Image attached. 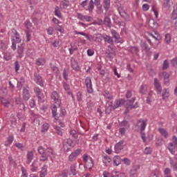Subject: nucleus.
<instances>
[{"mask_svg": "<svg viewBox=\"0 0 177 177\" xmlns=\"http://www.w3.org/2000/svg\"><path fill=\"white\" fill-rule=\"evenodd\" d=\"M14 146H15V147H17V149H19V150H21L23 151V149H24V145L21 143L19 142H17L14 145Z\"/></svg>", "mask_w": 177, "mask_h": 177, "instance_id": "680f3d73", "label": "nucleus"}, {"mask_svg": "<svg viewBox=\"0 0 177 177\" xmlns=\"http://www.w3.org/2000/svg\"><path fill=\"white\" fill-rule=\"evenodd\" d=\"M48 158H49V156H48V154H46V152L44 153L40 154V156H39L40 161H43V162L48 161Z\"/></svg>", "mask_w": 177, "mask_h": 177, "instance_id": "e433bc0d", "label": "nucleus"}, {"mask_svg": "<svg viewBox=\"0 0 177 177\" xmlns=\"http://www.w3.org/2000/svg\"><path fill=\"white\" fill-rule=\"evenodd\" d=\"M57 107H59V106L56 104L51 106L53 117H56V115H57Z\"/></svg>", "mask_w": 177, "mask_h": 177, "instance_id": "2f4dec72", "label": "nucleus"}, {"mask_svg": "<svg viewBox=\"0 0 177 177\" xmlns=\"http://www.w3.org/2000/svg\"><path fill=\"white\" fill-rule=\"evenodd\" d=\"M33 80L37 85H39L41 87H44V80H42V77L39 75V74L37 73H34L33 74Z\"/></svg>", "mask_w": 177, "mask_h": 177, "instance_id": "9d476101", "label": "nucleus"}, {"mask_svg": "<svg viewBox=\"0 0 177 177\" xmlns=\"http://www.w3.org/2000/svg\"><path fill=\"white\" fill-rule=\"evenodd\" d=\"M51 99L53 100L55 104L60 107V104H62V101L60 100V96H59V93L57 91H53L51 93Z\"/></svg>", "mask_w": 177, "mask_h": 177, "instance_id": "423d86ee", "label": "nucleus"}, {"mask_svg": "<svg viewBox=\"0 0 177 177\" xmlns=\"http://www.w3.org/2000/svg\"><path fill=\"white\" fill-rule=\"evenodd\" d=\"M102 162L105 167H110V165H111V159L109 156H104L102 158Z\"/></svg>", "mask_w": 177, "mask_h": 177, "instance_id": "4be33fe9", "label": "nucleus"}, {"mask_svg": "<svg viewBox=\"0 0 177 177\" xmlns=\"http://www.w3.org/2000/svg\"><path fill=\"white\" fill-rule=\"evenodd\" d=\"M84 164L88 169H92L93 168V160L92 158Z\"/></svg>", "mask_w": 177, "mask_h": 177, "instance_id": "a19ab883", "label": "nucleus"}, {"mask_svg": "<svg viewBox=\"0 0 177 177\" xmlns=\"http://www.w3.org/2000/svg\"><path fill=\"white\" fill-rule=\"evenodd\" d=\"M82 158L84 164H86L87 161H91V160L92 159V158L89 155H86V154H84L82 156Z\"/></svg>", "mask_w": 177, "mask_h": 177, "instance_id": "09e8293b", "label": "nucleus"}, {"mask_svg": "<svg viewBox=\"0 0 177 177\" xmlns=\"http://www.w3.org/2000/svg\"><path fill=\"white\" fill-rule=\"evenodd\" d=\"M3 59L7 61L10 60V59H12V55H10V53H4Z\"/></svg>", "mask_w": 177, "mask_h": 177, "instance_id": "4d7b16f0", "label": "nucleus"}, {"mask_svg": "<svg viewBox=\"0 0 177 177\" xmlns=\"http://www.w3.org/2000/svg\"><path fill=\"white\" fill-rule=\"evenodd\" d=\"M80 5L83 9H85V10H88V12H92L93 10V8H95L93 6V0L90 1L88 6V0L83 1Z\"/></svg>", "mask_w": 177, "mask_h": 177, "instance_id": "20e7f679", "label": "nucleus"}, {"mask_svg": "<svg viewBox=\"0 0 177 177\" xmlns=\"http://www.w3.org/2000/svg\"><path fill=\"white\" fill-rule=\"evenodd\" d=\"M148 25L151 28L156 29L158 27V24L154 19H149Z\"/></svg>", "mask_w": 177, "mask_h": 177, "instance_id": "a878e982", "label": "nucleus"}, {"mask_svg": "<svg viewBox=\"0 0 177 177\" xmlns=\"http://www.w3.org/2000/svg\"><path fill=\"white\" fill-rule=\"evenodd\" d=\"M24 50V48L23 47V46L20 45V46H18V50H17V52L19 53V57H20V59H21V57H23V52Z\"/></svg>", "mask_w": 177, "mask_h": 177, "instance_id": "c03bdc74", "label": "nucleus"}, {"mask_svg": "<svg viewBox=\"0 0 177 177\" xmlns=\"http://www.w3.org/2000/svg\"><path fill=\"white\" fill-rule=\"evenodd\" d=\"M167 68H169V62L167 59H165L163 62L162 70L165 71L167 70Z\"/></svg>", "mask_w": 177, "mask_h": 177, "instance_id": "de8ad7c7", "label": "nucleus"}, {"mask_svg": "<svg viewBox=\"0 0 177 177\" xmlns=\"http://www.w3.org/2000/svg\"><path fill=\"white\" fill-rule=\"evenodd\" d=\"M55 15L59 17V19H62V12H60V9L59 6H56L54 11Z\"/></svg>", "mask_w": 177, "mask_h": 177, "instance_id": "79ce46f5", "label": "nucleus"}, {"mask_svg": "<svg viewBox=\"0 0 177 177\" xmlns=\"http://www.w3.org/2000/svg\"><path fill=\"white\" fill-rule=\"evenodd\" d=\"M70 133L74 139H78V133L75 129H71Z\"/></svg>", "mask_w": 177, "mask_h": 177, "instance_id": "8fccbe9b", "label": "nucleus"}, {"mask_svg": "<svg viewBox=\"0 0 177 177\" xmlns=\"http://www.w3.org/2000/svg\"><path fill=\"white\" fill-rule=\"evenodd\" d=\"M32 160H34V152L28 151L26 153V164H31Z\"/></svg>", "mask_w": 177, "mask_h": 177, "instance_id": "2eb2a0df", "label": "nucleus"}, {"mask_svg": "<svg viewBox=\"0 0 177 177\" xmlns=\"http://www.w3.org/2000/svg\"><path fill=\"white\" fill-rule=\"evenodd\" d=\"M11 41L12 45H17L21 42V39H20V35L15 30H12L11 33Z\"/></svg>", "mask_w": 177, "mask_h": 177, "instance_id": "7ed1b4c3", "label": "nucleus"}, {"mask_svg": "<svg viewBox=\"0 0 177 177\" xmlns=\"http://www.w3.org/2000/svg\"><path fill=\"white\" fill-rule=\"evenodd\" d=\"M25 27L28 30H31V28L32 27V24H31V21H30V20L27 19L25 21Z\"/></svg>", "mask_w": 177, "mask_h": 177, "instance_id": "3c124183", "label": "nucleus"}, {"mask_svg": "<svg viewBox=\"0 0 177 177\" xmlns=\"http://www.w3.org/2000/svg\"><path fill=\"white\" fill-rule=\"evenodd\" d=\"M64 89L70 94V84H68L66 82H62Z\"/></svg>", "mask_w": 177, "mask_h": 177, "instance_id": "37998d69", "label": "nucleus"}, {"mask_svg": "<svg viewBox=\"0 0 177 177\" xmlns=\"http://www.w3.org/2000/svg\"><path fill=\"white\" fill-rule=\"evenodd\" d=\"M171 35L169 33H167L165 35V41L166 42V44H171Z\"/></svg>", "mask_w": 177, "mask_h": 177, "instance_id": "603ef678", "label": "nucleus"}, {"mask_svg": "<svg viewBox=\"0 0 177 177\" xmlns=\"http://www.w3.org/2000/svg\"><path fill=\"white\" fill-rule=\"evenodd\" d=\"M140 168V166H139V165L133 166L132 169L130 171L129 176L138 177V170H139Z\"/></svg>", "mask_w": 177, "mask_h": 177, "instance_id": "ddd939ff", "label": "nucleus"}, {"mask_svg": "<svg viewBox=\"0 0 177 177\" xmlns=\"http://www.w3.org/2000/svg\"><path fill=\"white\" fill-rule=\"evenodd\" d=\"M103 6L106 11L110 9V0H103Z\"/></svg>", "mask_w": 177, "mask_h": 177, "instance_id": "ea45409f", "label": "nucleus"}, {"mask_svg": "<svg viewBox=\"0 0 177 177\" xmlns=\"http://www.w3.org/2000/svg\"><path fill=\"white\" fill-rule=\"evenodd\" d=\"M59 176H62V177H67V176H68V170H67V169L63 170L62 171H61L59 173Z\"/></svg>", "mask_w": 177, "mask_h": 177, "instance_id": "e2e57ef3", "label": "nucleus"}, {"mask_svg": "<svg viewBox=\"0 0 177 177\" xmlns=\"http://www.w3.org/2000/svg\"><path fill=\"white\" fill-rule=\"evenodd\" d=\"M154 86L157 91V93L160 95L161 93L162 87H161V83H160V81H158V79L154 78L153 80Z\"/></svg>", "mask_w": 177, "mask_h": 177, "instance_id": "dca6fc26", "label": "nucleus"}, {"mask_svg": "<svg viewBox=\"0 0 177 177\" xmlns=\"http://www.w3.org/2000/svg\"><path fill=\"white\" fill-rule=\"evenodd\" d=\"M108 49L109 51L110 50H112V51L109 52V53L107 55V57L113 59V57L115 56V47L114 46V45H109L108 46Z\"/></svg>", "mask_w": 177, "mask_h": 177, "instance_id": "6ab92c4d", "label": "nucleus"}, {"mask_svg": "<svg viewBox=\"0 0 177 177\" xmlns=\"http://www.w3.org/2000/svg\"><path fill=\"white\" fill-rule=\"evenodd\" d=\"M84 84L86 85L87 92L88 93H92L93 92V88H92V79L91 77H86Z\"/></svg>", "mask_w": 177, "mask_h": 177, "instance_id": "6e6552de", "label": "nucleus"}, {"mask_svg": "<svg viewBox=\"0 0 177 177\" xmlns=\"http://www.w3.org/2000/svg\"><path fill=\"white\" fill-rule=\"evenodd\" d=\"M37 151L39 154H44L46 153V149L42 146H39L37 147Z\"/></svg>", "mask_w": 177, "mask_h": 177, "instance_id": "052dcab7", "label": "nucleus"}, {"mask_svg": "<svg viewBox=\"0 0 177 177\" xmlns=\"http://www.w3.org/2000/svg\"><path fill=\"white\" fill-rule=\"evenodd\" d=\"M77 17L79 20H82V21H91L92 20V17L87 15H83L80 13L77 14Z\"/></svg>", "mask_w": 177, "mask_h": 177, "instance_id": "a211bd4d", "label": "nucleus"}, {"mask_svg": "<svg viewBox=\"0 0 177 177\" xmlns=\"http://www.w3.org/2000/svg\"><path fill=\"white\" fill-rule=\"evenodd\" d=\"M103 95L104 96V97H106V99H109V100H111V99H113V95H111V94H110L109 91L104 92Z\"/></svg>", "mask_w": 177, "mask_h": 177, "instance_id": "bf43d9fd", "label": "nucleus"}, {"mask_svg": "<svg viewBox=\"0 0 177 177\" xmlns=\"http://www.w3.org/2000/svg\"><path fill=\"white\" fill-rule=\"evenodd\" d=\"M46 153L48 157H53L55 156V151H53V149L52 148H46Z\"/></svg>", "mask_w": 177, "mask_h": 177, "instance_id": "473e14b6", "label": "nucleus"}, {"mask_svg": "<svg viewBox=\"0 0 177 177\" xmlns=\"http://www.w3.org/2000/svg\"><path fill=\"white\" fill-rule=\"evenodd\" d=\"M170 165H171L173 171H177V160H171Z\"/></svg>", "mask_w": 177, "mask_h": 177, "instance_id": "c9c22d12", "label": "nucleus"}, {"mask_svg": "<svg viewBox=\"0 0 177 177\" xmlns=\"http://www.w3.org/2000/svg\"><path fill=\"white\" fill-rule=\"evenodd\" d=\"M8 161L10 165H11L12 167H16V162L15 161V160H13V158L12 156H8Z\"/></svg>", "mask_w": 177, "mask_h": 177, "instance_id": "5fc2aeb1", "label": "nucleus"}, {"mask_svg": "<svg viewBox=\"0 0 177 177\" xmlns=\"http://www.w3.org/2000/svg\"><path fill=\"white\" fill-rule=\"evenodd\" d=\"M147 92V86L142 85L140 88V93H142V95H146Z\"/></svg>", "mask_w": 177, "mask_h": 177, "instance_id": "a18cd8bd", "label": "nucleus"}, {"mask_svg": "<svg viewBox=\"0 0 177 177\" xmlns=\"http://www.w3.org/2000/svg\"><path fill=\"white\" fill-rule=\"evenodd\" d=\"M104 23L108 27H110L111 26V20L108 17H106L104 18Z\"/></svg>", "mask_w": 177, "mask_h": 177, "instance_id": "864d4df0", "label": "nucleus"}, {"mask_svg": "<svg viewBox=\"0 0 177 177\" xmlns=\"http://www.w3.org/2000/svg\"><path fill=\"white\" fill-rule=\"evenodd\" d=\"M69 2L68 0H64L60 3V8L62 9H66V8H68Z\"/></svg>", "mask_w": 177, "mask_h": 177, "instance_id": "4c0bfd02", "label": "nucleus"}, {"mask_svg": "<svg viewBox=\"0 0 177 177\" xmlns=\"http://www.w3.org/2000/svg\"><path fill=\"white\" fill-rule=\"evenodd\" d=\"M75 34H77V35H83V37H85L86 39H88V41H91V39H92V36L89 34H86L83 32H77V31H75Z\"/></svg>", "mask_w": 177, "mask_h": 177, "instance_id": "7c9ffc66", "label": "nucleus"}, {"mask_svg": "<svg viewBox=\"0 0 177 177\" xmlns=\"http://www.w3.org/2000/svg\"><path fill=\"white\" fill-rule=\"evenodd\" d=\"M104 177H113V174L108 171H104L102 173Z\"/></svg>", "mask_w": 177, "mask_h": 177, "instance_id": "774afa93", "label": "nucleus"}, {"mask_svg": "<svg viewBox=\"0 0 177 177\" xmlns=\"http://www.w3.org/2000/svg\"><path fill=\"white\" fill-rule=\"evenodd\" d=\"M149 37H150V39H149V44H153V42H151V39H153V41H159L160 39L161 38L160 37V35L157 32H155L154 34H150Z\"/></svg>", "mask_w": 177, "mask_h": 177, "instance_id": "aec40b11", "label": "nucleus"}, {"mask_svg": "<svg viewBox=\"0 0 177 177\" xmlns=\"http://www.w3.org/2000/svg\"><path fill=\"white\" fill-rule=\"evenodd\" d=\"M46 63V60H45V58L44 57H40L38 58L36 60V64L37 66H44V64Z\"/></svg>", "mask_w": 177, "mask_h": 177, "instance_id": "cd10ccee", "label": "nucleus"}, {"mask_svg": "<svg viewBox=\"0 0 177 177\" xmlns=\"http://www.w3.org/2000/svg\"><path fill=\"white\" fill-rule=\"evenodd\" d=\"M82 150L81 149H77L73 151L69 156H68V161L73 162V161H75L77 160V157L82 153Z\"/></svg>", "mask_w": 177, "mask_h": 177, "instance_id": "0eeeda50", "label": "nucleus"}, {"mask_svg": "<svg viewBox=\"0 0 177 177\" xmlns=\"http://www.w3.org/2000/svg\"><path fill=\"white\" fill-rule=\"evenodd\" d=\"M149 177H160V171L157 170L152 171Z\"/></svg>", "mask_w": 177, "mask_h": 177, "instance_id": "13d9d810", "label": "nucleus"}, {"mask_svg": "<svg viewBox=\"0 0 177 177\" xmlns=\"http://www.w3.org/2000/svg\"><path fill=\"white\" fill-rule=\"evenodd\" d=\"M111 32L113 38H115V42L116 44H122L124 42V40L122 39H121V37H120V35H118L117 33V31H115L114 30H111Z\"/></svg>", "mask_w": 177, "mask_h": 177, "instance_id": "f8f14e48", "label": "nucleus"}, {"mask_svg": "<svg viewBox=\"0 0 177 177\" xmlns=\"http://www.w3.org/2000/svg\"><path fill=\"white\" fill-rule=\"evenodd\" d=\"M49 124L48 123H44L42 126V129H41V132H45V131H48V129H49Z\"/></svg>", "mask_w": 177, "mask_h": 177, "instance_id": "69168bd1", "label": "nucleus"}, {"mask_svg": "<svg viewBox=\"0 0 177 177\" xmlns=\"http://www.w3.org/2000/svg\"><path fill=\"white\" fill-rule=\"evenodd\" d=\"M162 97L164 100H165L167 97H169V92L167 91V88L162 90Z\"/></svg>", "mask_w": 177, "mask_h": 177, "instance_id": "58836bf2", "label": "nucleus"}, {"mask_svg": "<svg viewBox=\"0 0 177 177\" xmlns=\"http://www.w3.org/2000/svg\"><path fill=\"white\" fill-rule=\"evenodd\" d=\"M71 67L75 71H80V65H78V62L75 59L71 61Z\"/></svg>", "mask_w": 177, "mask_h": 177, "instance_id": "b1692460", "label": "nucleus"}, {"mask_svg": "<svg viewBox=\"0 0 177 177\" xmlns=\"http://www.w3.org/2000/svg\"><path fill=\"white\" fill-rule=\"evenodd\" d=\"M48 175V165H44L41 167V170L39 172L40 177H45Z\"/></svg>", "mask_w": 177, "mask_h": 177, "instance_id": "412c9836", "label": "nucleus"}, {"mask_svg": "<svg viewBox=\"0 0 177 177\" xmlns=\"http://www.w3.org/2000/svg\"><path fill=\"white\" fill-rule=\"evenodd\" d=\"M103 38L105 42H107V44H110V45H113V39L111 38V37L107 35H104Z\"/></svg>", "mask_w": 177, "mask_h": 177, "instance_id": "72a5a7b5", "label": "nucleus"}, {"mask_svg": "<svg viewBox=\"0 0 177 177\" xmlns=\"http://www.w3.org/2000/svg\"><path fill=\"white\" fill-rule=\"evenodd\" d=\"M21 169L22 172L21 177H28V174H27V170H26V169L24 167H22Z\"/></svg>", "mask_w": 177, "mask_h": 177, "instance_id": "0e129e2a", "label": "nucleus"}, {"mask_svg": "<svg viewBox=\"0 0 177 177\" xmlns=\"http://www.w3.org/2000/svg\"><path fill=\"white\" fill-rule=\"evenodd\" d=\"M22 96H23L24 100H26V102L30 100V97H31V94L30 93V91L27 89V88L26 87L23 88Z\"/></svg>", "mask_w": 177, "mask_h": 177, "instance_id": "4468645a", "label": "nucleus"}, {"mask_svg": "<svg viewBox=\"0 0 177 177\" xmlns=\"http://www.w3.org/2000/svg\"><path fill=\"white\" fill-rule=\"evenodd\" d=\"M142 49L145 53L147 54V56H151V48L149 47L147 45H142Z\"/></svg>", "mask_w": 177, "mask_h": 177, "instance_id": "393cba45", "label": "nucleus"}, {"mask_svg": "<svg viewBox=\"0 0 177 177\" xmlns=\"http://www.w3.org/2000/svg\"><path fill=\"white\" fill-rule=\"evenodd\" d=\"M163 172H164L165 177H172V175L171 174V169L166 168L165 169Z\"/></svg>", "mask_w": 177, "mask_h": 177, "instance_id": "49530a36", "label": "nucleus"}, {"mask_svg": "<svg viewBox=\"0 0 177 177\" xmlns=\"http://www.w3.org/2000/svg\"><path fill=\"white\" fill-rule=\"evenodd\" d=\"M113 160V164L116 165V167H118V165L121 164V157H120V156H114Z\"/></svg>", "mask_w": 177, "mask_h": 177, "instance_id": "c85d7f7f", "label": "nucleus"}, {"mask_svg": "<svg viewBox=\"0 0 177 177\" xmlns=\"http://www.w3.org/2000/svg\"><path fill=\"white\" fill-rule=\"evenodd\" d=\"M176 147L177 145H176L175 144L169 143L167 149L171 153V154H175V152L176 151Z\"/></svg>", "mask_w": 177, "mask_h": 177, "instance_id": "5701e85b", "label": "nucleus"}, {"mask_svg": "<svg viewBox=\"0 0 177 177\" xmlns=\"http://www.w3.org/2000/svg\"><path fill=\"white\" fill-rule=\"evenodd\" d=\"M172 19H174V20L177 19V7H174V10L172 13Z\"/></svg>", "mask_w": 177, "mask_h": 177, "instance_id": "338daca9", "label": "nucleus"}, {"mask_svg": "<svg viewBox=\"0 0 177 177\" xmlns=\"http://www.w3.org/2000/svg\"><path fill=\"white\" fill-rule=\"evenodd\" d=\"M136 128L140 131H145L146 127H147V120L140 119L137 121L136 124Z\"/></svg>", "mask_w": 177, "mask_h": 177, "instance_id": "39448f33", "label": "nucleus"}, {"mask_svg": "<svg viewBox=\"0 0 177 177\" xmlns=\"http://www.w3.org/2000/svg\"><path fill=\"white\" fill-rule=\"evenodd\" d=\"M63 147L65 151H70L71 147H73V140L71 139L65 140L63 143Z\"/></svg>", "mask_w": 177, "mask_h": 177, "instance_id": "1a4fd4ad", "label": "nucleus"}, {"mask_svg": "<svg viewBox=\"0 0 177 177\" xmlns=\"http://www.w3.org/2000/svg\"><path fill=\"white\" fill-rule=\"evenodd\" d=\"M158 131L160 132V135L165 137V139L168 138V131L164 128H159Z\"/></svg>", "mask_w": 177, "mask_h": 177, "instance_id": "c756f323", "label": "nucleus"}, {"mask_svg": "<svg viewBox=\"0 0 177 177\" xmlns=\"http://www.w3.org/2000/svg\"><path fill=\"white\" fill-rule=\"evenodd\" d=\"M15 102L17 104H19L22 107L24 111H26V105L23 103V100L20 97H16Z\"/></svg>", "mask_w": 177, "mask_h": 177, "instance_id": "bb28decb", "label": "nucleus"}, {"mask_svg": "<svg viewBox=\"0 0 177 177\" xmlns=\"http://www.w3.org/2000/svg\"><path fill=\"white\" fill-rule=\"evenodd\" d=\"M34 92L38 99L39 104L41 105V103L45 102V95H44V93H42V90H41V88L39 87H35Z\"/></svg>", "mask_w": 177, "mask_h": 177, "instance_id": "f03ea898", "label": "nucleus"}, {"mask_svg": "<svg viewBox=\"0 0 177 177\" xmlns=\"http://www.w3.org/2000/svg\"><path fill=\"white\" fill-rule=\"evenodd\" d=\"M14 139L15 137H13V136H9L8 137L7 141L5 142V146H10V145H12V143H13Z\"/></svg>", "mask_w": 177, "mask_h": 177, "instance_id": "f704fd0d", "label": "nucleus"}, {"mask_svg": "<svg viewBox=\"0 0 177 177\" xmlns=\"http://www.w3.org/2000/svg\"><path fill=\"white\" fill-rule=\"evenodd\" d=\"M124 149V140H120L115 145V153L118 154L121 153V150Z\"/></svg>", "mask_w": 177, "mask_h": 177, "instance_id": "9b49d317", "label": "nucleus"}, {"mask_svg": "<svg viewBox=\"0 0 177 177\" xmlns=\"http://www.w3.org/2000/svg\"><path fill=\"white\" fill-rule=\"evenodd\" d=\"M158 75L159 77H163L165 84H169V73L167 72H160Z\"/></svg>", "mask_w": 177, "mask_h": 177, "instance_id": "f3484780", "label": "nucleus"}, {"mask_svg": "<svg viewBox=\"0 0 177 177\" xmlns=\"http://www.w3.org/2000/svg\"><path fill=\"white\" fill-rule=\"evenodd\" d=\"M136 98L133 97L131 100H125L124 99L121 100H115L114 104L113 102H108L106 104L105 113L106 114H110L113 110H115V109H118V107H121V106H124L126 109H138L139 107V104L136 102Z\"/></svg>", "mask_w": 177, "mask_h": 177, "instance_id": "f257e3e1", "label": "nucleus"}, {"mask_svg": "<svg viewBox=\"0 0 177 177\" xmlns=\"http://www.w3.org/2000/svg\"><path fill=\"white\" fill-rule=\"evenodd\" d=\"M55 31H59V32H61V34L64 32V28H63V27L60 26L59 25L55 26Z\"/></svg>", "mask_w": 177, "mask_h": 177, "instance_id": "6e6d98bb", "label": "nucleus"}]
</instances>
